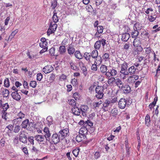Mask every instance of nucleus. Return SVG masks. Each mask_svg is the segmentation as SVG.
Listing matches in <instances>:
<instances>
[{
    "mask_svg": "<svg viewBox=\"0 0 160 160\" xmlns=\"http://www.w3.org/2000/svg\"><path fill=\"white\" fill-rule=\"evenodd\" d=\"M103 87L97 86L95 88L96 97L98 99H101L104 96Z\"/></svg>",
    "mask_w": 160,
    "mask_h": 160,
    "instance_id": "obj_1",
    "label": "nucleus"
},
{
    "mask_svg": "<svg viewBox=\"0 0 160 160\" xmlns=\"http://www.w3.org/2000/svg\"><path fill=\"white\" fill-rule=\"evenodd\" d=\"M145 54L147 57L148 59L151 58L152 57H154V60L155 61L156 59V55L155 53L150 47L145 48Z\"/></svg>",
    "mask_w": 160,
    "mask_h": 160,
    "instance_id": "obj_2",
    "label": "nucleus"
},
{
    "mask_svg": "<svg viewBox=\"0 0 160 160\" xmlns=\"http://www.w3.org/2000/svg\"><path fill=\"white\" fill-rule=\"evenodd\" d=\"M58 135L56 133L53 134L52 135L51 138H50V140H48V141L52 143L57 144L59 142L60 139H61L60 137L59 138V136H58Z\"/></svg>",
    "mask_w": 160,
    "mask_h": 160,
    "instance_id": "obj_3",
    "label": "nucleus"
},
{
    "mask_svg": "<svg viewBox=\"0 0 160 160\" xmlns=\"http://www.w3.org/2000/svg\"><path fill=\"white\" fill-rule=\"evenodd\" d=\"M57 27V25L56 24V23L51 22L50 23L49 28L47 32V34L50 35V34L53 33L56 30Z\"/></svg>",
    "mask_w": 160,
    "mask_h": 160,
    "instance_id": "obj_4",
    "label": "nucleus"
},
{
    "mask_svg": "<svg viewBox=\"0 0 160 160\" xmlns=\"http://www.w3.org/2000/svg\"><path fill=\"white\" fill-rule=\"evenodd\" d=\"M26 134V132L24 131H21L19 133V140L24 143L27 142Z\"/></svg>",
    "mask_w": 160,
    "mask_h": 160,
    "instance_id": "obj_5",
    "label": "nucleus"
},
{
    "mask_svg": "<svg viewBox=\"0 0 160 160\" xmlns=\"http://www.w3.org/2000/svg\"><path fill=\"white\" fill-rule=\"evenodd\" d=\"M68 132L69 129L67 128L61 130L58 132L59 138L60 137L61 139L62 140L67 136Z\"/></svg>",
    "mask_w": 160,
    "mask_h": 160,
    "instance_id": "obj_6",
    "label": "nucleus"
},
{
    "mask_svg": "<svg viewBox=\"0 0 160 160\" xmlns=\"http://www.w3.org/2000/svg\"><path fill=\"white\" fill-rule=\"evenodd\" d=\"M138 76L137 75H133L128 77L127 81L129 84L134 83L136 80L138 79Z\"/></svg>",
    "mask_w": 160,
    "mask_h": 160,
    "instance_id": "obj_7",
    "label": "nucleus"
},
{
    "mask_svg": "<svg viewBox=\"0 0 160 160\" xmlns=\"http://www.w3.org/2000/svg\"><path fill=\"white\" fill-rule=\"evenodd\" d=\"M120 90H121L122 92L125 94L130 93L131 91V88L129 85L126 84L121 88Z\"/></svg>",
    "mask_w": 160,
    "mask_h": 160,
    "instance_id": "obj_8",
    "label": "nucleus"
},
{
    "mask_svg": "<svg viewBox=\"0 0 160 160\" xmlns=\"http://www.w3.org/2000/svg\"><path fill=\"white\" fill-rule=\"evenodd\" d=\"M43 131L44 132V137L45 138L46 140H50L51 134L49 128L45 127L43 129Z\"/></svg>",
    "mask_w": 160,
    "mask_h": 160,
    "instance_id": "obj_9",
    "label": "nucleus"
},
{
    "mask_svg": "<svg viewBox=\"0 0 160 160\" xmlns=\"http://www.w3.org/2000/svg\"><path fill=\"white\" fill-rule=\"evenodd\" d=\"M127 104L126 100L123 98L120 99L118 102L119 107L121 109H123L125 107Z\"/></svg>",
    "mask_w": 160,
    "mask_h": 160,
    "instance_id": "obj_10",
    "label": "nucleus"
},
{
    "mask_svg": "<svg viewBox=\"0 0 160 160\" xmlns=\"http://www.w3.org/2000/svg\"><path fill=\"white\" fill-rule=\"evenodd\" d=\"M53 70V67L51 65H48L45 66L42 69L43 72L45 74L50 72Z\"/></svg>",
    "mask_w": 160,
    "mask_h": 160,
    "instance_id": "obj_11",
    "label": "nucleus"
},
{
    "mask_svg": "<svg viewBox=\"0 0 160 160\" xmlns=\"http://www.w3.org/2000/svg\"><path fill=\"white\" fill-rule=\"evenodd\" d=\"M67 51L68 54L72 56L76 52L75 49L73 46L70 45L67 48Z\"/></svg>",
    "mask_w": 160,
    "mask_h": 160,
    "instance_id": "obj_12",
    "label": "nucleus"
},
{
    "mask_svg": "<svg viewBox=\"0 0 160 160\" xmlns=\"http://www.w3.org/2000/svg\"><path fill=\"white\" fill-rule=\"evenodd\" d=\"M88 109V107L87 106L82 105L81 106L80 109V111L82 112V115L84 117L86 116V112Z\"/></svg>",
    "mask_w": 160,
    "mask_h": 160,
    "instance_id": "obj_13",
    "label": "nucleus"
},
{
    "mask_svg": "<svg viewBox=\"0 0 160 160\" xmlns=\"http://www.w3.org/2000/svg\"><path fill=\"white\" fill-rule=\"evenodd\" d=\"M11 95L13 98L17 101H19L21 99V96L18 93L17 90L12 92Z\"/></svg>",
    "mask_w": 160,
    "mask_h": 160,
    "instance_id": "obj_14",
    "label": "nucleus"
},
{
    "mask_svg": "<svg viewBox=\"0 0 160 160\" xmlns=\"http://www.w3.org/2000/svg\"><path fill=\"white\" fill-rule=\"evenodd\" d=\"M141 45V40L138 38L134 39L133 42V45L136 47H140Z\"/></svg>",
    "mask_w": 160,
    "mask_h": 160,
    "instance_id": "obj_15",
    "label": "nucleus"
},
{
    "mask_svg": "<svg viewBox=\"0 0 160 160\" xmlns=\"http://www.w3.org/2000/svg\"><path fill=\"white\" fill-rule=\"evenodd\" d=\"M72 112L75 115H79L81 113V111L80 108L77 107V106L73 107L72 108Z\"/></svg>",
    "mask_w": 160,
    "mask_h": 160,
    "instance_id": "obj_16",
    "label": "nucleus"
},
{
    "mask_svg": "<svg viewBox=\"0 0 160 160\" xmlns=\"http://www.w3.org/2000/svg\"><path fill=\"white\" fill-rule=\"evenodd\" d=\"M35 139L38 142H42L45 139V138L43 135H38L34 137Z\"/></svg>",
    "mask_w": 160,
    "mask_h": 160,
    "instance_id": "obj_17",
    "label": "nucleus"
},
{
    "mask_svg": "<svg viewBox=\"0 0 160 160\" xmlns=\"http://www.w3.org/2000/svg\"><path fill=\"white\" fill-rule=\"evenodd\" d=\"M115 84L120 89L124 85L122 80L119 78H116V81Z\"/></svg>",
    "mask_w": 160,
    "mask_h": 160,
    "instance_id": "obj_18",
    "label": "nucleus"
},
{
    "mask_svg": "<svg viewBox=\"0 0 160 160\" xmlns=\"http://www.w3.org/2000/svg\"><path fill=\"white\" fill-rule=\"evenodd\" d=\"M108 84L110 86L113 85L115 83L116 81V78L115 79L114 77L110 78H108Z\"/></svg>",
    "mask_w": 160,
    "mask_h": 160,
    "instance_id": "obj_19",
    "label": "nucleus"
},
{
    "mask_svg": "<svg viewBox=\"0 0 160 160\" xmlns=\"http://www.w3.org/2000/svg\"><path fill=\"white\" fill-rule=\"evenodd\" d=\"M137 69H138L135 68L134 66H132L128 68V72L130 75H133L135 74V72Z\"/></svg>",
    "mask_w": 160,
    "mask_h": 160,
    "instance_id": "obj_20",
    "label": "nucleus"
},
{
    "mask_svg": "<svg viewBox=\"0 0 160 160\" xmlns=\"http://www.w3.org/2000/svg\"><path fill=\"white\" fill-rule=\"evenodd\" d=\"M76 58L78 59H81L83 58V56L79 51H76L74 54Z\"/></svg>",
    "mask_w": 160,
    "mask_h": 160,
    "instance_id": "obj_21",
    "label": "nucleus"
},
{
    "mask_svg": "<svg viewBox=\"0 0 160 160\" xmlns=\"http://www.w3.org/2000/svg\"><path fill=\"white\" fill-rule=\"evenodd\" d=\"M130 37V35L128 33H124L122 34V40L124 42H127Z\"/></svg>",
    "mask_w": 160,
    "mask_h": 160,
    "instance_id": "obj_22",
    "label": "nucleus"
},
{
    "mask_svg": "<svg viewBox=\"0 0 160 160\" xmlns=\"http://www.w3.org/2000/svg\"><path fill=\"white\" fill-rule=\"evenodd\" d=\"M66 51L65 46H60L59 47L58 52L60 54H64Z\"/></svg>",
    "mask_w": 160,
    "mask_h": 160,
    "instance_id": "obj_23",
    "label": "nucleus"
},
{
    "mask_svg": "<svg viewBox=\"0 0 160 160\" xmlns=\"http://www.w3.org/2000/svg\"><path fill=\"white\" fill-rule=\"evenodd\" d=\"M53 22L56 23L59 20L58 17L57 16V13L55 10L53 11V14L52 17Z\"/></svg>",
    "mask_w": 160,
    "mask_h": 160,
    "instance_id": "obj_24",
    "label": "nucleus"
},
{
    "mask_svg": "<svg viewBox=\"0 0 160 160\" xmlns=\"http://www.w3.org/2000/svg\"><path fill=\"white\" fill-rule=\"evenodd\" d=\"M46 120L47 122V124L49 126H50L53 123L52 117L51 116H48L46 118Z\"/></svg>",
    "mask_w": 160,
    "mask_h": 160,
    "instance_id": "obj_25",
    "label": "nucleus"
},
{
    "mask_svg": "<svg viewBox=\"0 0 160 160\" xmlns=\"http://www.w3.org/2000/svg\"><path fill=\"white\" fill-rule=\"evenodd\" d=\"M87 129L85 127H82L81 128L79 131V134L83 135L86 138V136L85 135L86 133L87 132Z\"/></svg>",
    "mask_w": 160,
    "mask_h": 160,
    "instance_id": "obj_26",
    "label": "nucleus"
},
{
    "mask_svg": "<svg viewBox=\"0 0 160 160\" xmlns=\"http://www.w3.org/2000/svg\"><path fill=\"white\" fill-rule=\"evenodd\" d=\"M18 30L16 29L14 31H13L10 35L8 39V41H11L12 39L14 37L16 34L18 32Z\"/></svg>",
    "mask_w": 160,
    "mask_h": 160,
    "instance_id": "obj_27",
    "label": "nucleus"
},
{
    "mask_svg": "<svg viewBox=\"0 0 160 160\" xmlns=\"http://www.w3.org/2000/svg\"><path fill=\"white\" fill-rule=\"evenodd\" d=\"M85 138V137L84 136L79 134V135H78L76 137V140L77 142H80L82 140H83V139H84Z\"/></svg>",
    "mask_w": 160,
    "mask_h": 160,
    "instance_id": "obj_28",
    "label": "nucleus"
},
{
    "mask_svg": "<svg viewBox=\"0 0 160 160\" xmlns=\"http://www.w3.org/2000/svg\"><path fill=\"white\" fill-rule=\"evenodd\" d=\"M139 34V31L134 30L133 31L131 32V37L135 39L137 38V37Z\"/></svg>",
    "mask_w": 160,
    "mask_h": 160,
    "instance_id": "obj_29",
    "label": "nucleus"
},
{
    "mask_svg": "<svg viewBox=\"0 0 160 160\" xmlns=\"http://www.w3.org/2000/svg\"><path fill=\"white\" fill-rule=\"evenodd\" d=\"M142 28V27L141 24L139 23H136L134 24L133 26V29L134 30L138 31L140 30Z\"/></svg>",
    "mask_w": 160,
    "mask_h": 160,
    "instance_id": "obj_30",
    "label": "nucleus"
},
{
    "mask_svg": "<svg viewBox=\"0 0 160 160\" xmlns=\"http://www.w3.org/2000/svg\"><path fill=\"white\" fill-rule=\"evenodd\" d=\"M31 151L32 152L38 153L40 152V150L36 146H33L31 149Z\"/></svg>",
    "mask_w": 160,
    "mask_h": 160,
    "instance_id": "obj_31",
    "label": "nucleus"
},
{
    "mask_svg": "<svg viewBox=\"0 0 160 160\" xmlns=\"http://www.w3.org/2000/svg\"><path fill=\"white\" fill-rule=\"evenodd\" d=\"M91 54L92 58H96L98 56V51L96 50H93Z\"/></svg>",
    "mask_w": 160,
    "mask_h": 160,
    "instance_id": "obj_32",
    "label": "nucleus"
},
{
    "mask_svg": "<svg viewBox=\"0 0 160 160\" xmlns=\"http://www.w3.org/2000/svg\"><path fill=\"white\" fill-rule=\"evenodd\" d=\"M91 53L87 52H86L84 53V57L85 58V59L86 60L88 61V62H90V58H91Z\"/></svg>",
    "mask_w": 160,
    "mask_h": 160,
    "instance_id": "obj_33",
    "label": "nucleus"
},
{
    "mask_svg": "<svg viewBox=\"0 0 160 160\" xmlns=\"http://www.w3.org/2000/svg\"><path fill=\"white\" fill-rule=\"evenodd\" d=\"M29 123V120L28 119H26L24 120L21 124V126L22 128H26Z\"/></svg>",
    "mask_w": 160,
    "mask_h": 160,
    "instance_id": "obj_34",
    "label": "nucleus"
},
{
    "mask_svg": "<svg viewBox=\"0 0 160 160\" xmlns=\"http://www.w3.org/2000/svg\"><path fill=\"white\" fill-rule=\"evenodd\" d=\"M100 69L102 72L105 73L107 70V67L105 65H101Z\"/></svg>",
    "mask_w": 160,
    "mask_h": 160,
    "instance_id": "obj_35",
    "label": "nucleus"
},
{
    "mask_svg": "<svg viewBox=\"0 0 160 160\" xmlns=\"http://www.w3.org/2000/svg\"><path fill=\"white\" fill-rule=\"evenodd\" d=\"M20 129L21 127L20 126L18 125H15L13 130V132L15 133H18L19 132Z\"/></svg>",
    "mask_w": 160,
    "mask_h": 160,
    "instance_id": "obj_36",
    "label": "nucleus"
},
{
    "mask_svg": "<svg viewBox=\"0 0 160 160\" xmlns=\"http://www.w3.org/2000/svg\"><path fill=\"white\" fill-rule=\"evenodd\" d=\"M101 42L98 41L96 42L94 45V47L96 49H99L101 47Z\"/></svg>",
    "mask_w": 160,
    "mask_h": 160,
    "instance_id": "obj_37",
    "label": "nucleus"
},
{
    "mask_svg": "<svg viewBox=\"0 0 160 160\" xmlns=\"http://www.w3.org/2000/svg\"><path fill=\"white\" fill-rule=\"evenodd\" d=\"M57 5V0H53L52 2L51 7L52 9H53L54 10Z\"/></svg>",
    "mask_w": 160,
    "mask_h": 160,
    "instance_id": "obj_38",
    "label": "nucleus"
},
{
    "mask_svg": "<svg viewBox=\"0 0 160 160\" xmlns=\"http://www.w3.org/2000/svg\"><path fill=\"white\" fill-rule=\"evenodd\" d=\"M9 93V91L7 89H4L2 92L3 97L6 98L8 96Z\"/></svg>",
    "mask_w": 160,
    "mask_h": 160,
    "instance_id": "obj_39",
    "label": "nucleus"
},
{
    "mask_svg": "<svg viewBox=\"0 0 160 160\" xmlns=\"http://www.w3.org/2000/svg\"><path fill=\"white\" fill-rule=\"evenodd\" d=\"M157 17L156 15H152L150 16H149L148 18V20L150 22H153L156 19Z\"/></svg>",
    "mask_w": 160,
    "mask_h": 160,
    "instance_id": "obj_40",
    "label": "nucleus"
},
{
    "mask_svg": "<svg viewBox=\"0 0 160 160\" xmlns=\"http://www.w3.org/2000/svg\"><path fill=\"white\" fill-rule=\"evenodd\" d=\"M68 103L69 105L72 106L73 107H75L76 106V103L75 100L73 99H71L70 100L68 101Z\"/></svg>",
    "mask_w": 160,
    "mask_h": 160,
    "instance_id": "obj_41",
    "label": "nucleus"
},
{
    "mask_svg": "<svg viewBox=\"0 0 160 160\" xmlns=\"http://www.w3.org/2000/svg\"><path fill=\"white\" fill-rule=\"evenodd\" d=\"M48 42H40L39 46L42 48H48Z\"/></svg>",
    "mask_w": 160,
    "mask_h": 160,
    "instance_id": "obj_42",
    "label": "nucleus"
},
{
    "mask_svg": "<svg viewBox=\"0 0 160 160\" xmlns=\"http://www.w3.org/2000/svg\"><path fill=\"white\" fill-rule=\"evenodd\" d=\"M102 101L100 100L98 102H94L93 103V106L95 108H98L102 104Z\"/></svg>",
    "mask_w": 160,
    "mask_h": 160,
    "instance_id": "obj_43",
    "label": "nucleus"
},
{
    "mask_svg": "<svg viewBox=\"0 0 160 160\" xmlns=\"http://www.w3.org/2000/svg\"><path fill=\"white\" fill-rule=\"evenodd\" d=\"M109 71L111 73L112 77L115 76L117 73V71L114 69L112 68V69H110Z\"/></svg>",
    "mask_w": 160,
    "mask_h": 160,
    "instance_id": "obj_44",
    "label": "nucleus"
},
{
    "mask_svg": "<svg viewBox=\"0 0 160 160\" xmlns=\"http://www.w3.org/2000/svg\"><path fill=\"white\" fill-rule=\"evenodd\" d=\"M97 58L96 59L94 62L98 64H100L102 62V58L100 56H98Z\"/></svg>",
    "mask_w": 160,
    "mask_h": 160,
    "instance_id": "obj_45",
    "label": "nucleus"
},
{
    "mask_svg": "<svg viewBox=\"0 0 160 160\" xmlns=\"http://www.w3.org/2000/svg\"><path fill=\"white\" fill-rule=\"evenodd\" d=\"M79 152V150L78 149H75L72 151V153L73 155L77 157L78 154Z\"/></svg>",
    "mask_w": 160,
    "mask_h": 160,
    "instance_id": "obj_46",
    "label": "nucleus"
},
{
    "mask_svg": "<svg viewBox=\"0 0 160 160\" xmlns=\"http://www.w3.org/2000/svg\"><path fill=\"white\" fill-rule=\"evenodd\" d=\"M111 113L112 114L113 116H115L118 114V110L116 108H113L112 110Z\"/></svg>",
    "mask_w": 160,
    "mask_h": 160,
    "instance_id": "obj_47",
    "label": "nucleus"
},
{
    "mask_svg": "<svg viewBox=\"0 0 160 160\" xmlns=\"http://www.w3.org/2000/svg\"><path fill=\"white\" fill-rule=\"evenodd\" d=\"M121 69H127L128 68V64L126 62H124L121 65Z\"/></svg>",
    "mask_w": 160,
    "mask_h": 160,
    "instance_id": "obj_48",
    "label": "nucleus"
},
{
    "mask_svg": "<svg viewBox=\"0 0 160 160\" xmlns=\"http://www.w3.org/2000/svg\"><path fill=\"white\" fill-rule=\"evenodd\" d=\"M2 107L3 109L2 111H6L9 108V106L8 103H7L3 104L2 105Z\"/></svg>",
    "mask_w": 160,
    "mask_h": 160,
    "instance_id": "obj_49",
    "label": "nucleus"
},
{
    "mask_svg": "<svg viewBox=\"0 0 160 160\" xmlns=\"http://www.w3.org/2000/svg\"><path fill=\"white\" fill-rule=\"evenodd\" d=\"M25 115L22 112H20L18 114V118L17 119H22V118H24Z\"/></svg>",
    "mask_w": 160,
    "mask_h": 160,
    "instance_id": "obj_50",
    "label": "nucleus"
},
{
    "mask_svg": "<svg viewBox=\"0 0 160 160\" xmlns=\"http://www.w3.org/2000/svg\"><path fill=\"white\" fill-rule=\"evenodd\" d=\"M145 121L146 122V124L147 126L149 124V122H150V117L149 115L147 114L145 118Z\"/></svg>",
    "mask_w": 160,
    "mask_h": 160,
    "instance_id": "obj_51",
    "label": "nucleus"
},
{
    "mask_svg": "<svg viewBox=\"0 0 160 160\" xmlns=\"http://www.w3.org/2000/svg\"><path fill=\"white\" fill-rule=\"evenodd\" d=\"M37 85V82L36 81H32L30 82L29 85L33 88L36 87Z\"/></svg>",
    "mask_w": 160,
    "mask_h": 160,
    "instance_id": "obj_52",
    "label": "nucleus"
},
{
    "mask_svg": "<svg viewBox=\"0 0 160 160\" xmlns=\"http://www.w3.org/2000/svg\"><path fill=\"white\" fill-rule=\"evenodd\" d=\"M97 32L102 33L103 31V27L102 26H99L97 27Z\"/></svg>",
    "mask_w": 160,
    "mask_h": 160,
    "instance_id": "obj_53",
    "label": "nucleus"
},
{
    "mask_svg": "<svg viewBox=\"0 0 160 160\" xmlns=\"http://www.w3.org/2000/svg\"><path fill=\"white\" fill-rule=\"evenodd\" d=\"M120 72L123 75H128L129 72L127 71V69H121Z\"/></svg>",
    "mask_w": 160,
    "mask_h": 160,
    "instance_id": "obj_54",
    "label": "nucleus"
},
{
    "mask_svg": "<svg viewBox=\"0 0 160 160\" xmlns=\"http://www.w3.org/2000/svg\"><path fill=\"white\" fill-rule=\"evenodd\" d=\"M110 103V101L108 100H106L105 102L103 104V107L104 108H106L108 107Z\"/></svg>",
    "mask_w": 160,
    "mask_h": 160,
    "instance_id": "obj_55",
    "label": "nucleus"
},
{
    "mask_svg": "<svg viewBox=\"0 0 160 160\" xmlns=\"http://www.w3.org/2000/svg\"><path fill=\"white\" fill-rule=\"evenodd\" d=\"M4 85L5 87L7 88L9 86V82L8 78H6L5 80L4 81Z\"/></svg>",
    "mask_w": 160,
    "mask_h": 160,
    "instance_id": "obj_56",
    "label": "nucleus"
},
{
    "mask_svg": "<svg viewBox=\"0 0 160 160\" xmlns=\"http://www.w3.org/2000/svg\"><path fill=\"white\" fill-rule=\"evenodd\" d=\"M55 48L54 47L51 48L49 50V53L52 56H53L54 54Z\"/></svg>",
    "mask_w": 160,
    "mask_h": 160,
    "instance_id": "obj_57",
    "label": "nucleus"
},
{
    "mask_svg": "<svg viewBox=\"0 0 160 160\" xmlns=\"http://www.w3.org/2000/svg\"><path fill=\"white\" fill-rule=\"evenodd\" d=\"M28 141L32 145L34 144V138L32 137H30L28 138Z\"/></svg>",
    "mask_w": 160,
    "mask_h": 160,
    "instance_id": "obj_58",
    "label": "nucleus"
},
{
    "mask_svg": "<svg viewBox=\"0 0 160 160\" xmlns=\"http://www.w3.org/2000/svg\"><path fill=\"white\" fill-rule=\"evenodd\" d=\"M81 70L82 71L84 75L86 76L87 73V69L84 66H83L81 68Z\"/></svg>",
    "mask_w": 160,
    "mask_h": 160,
    "instance_id": "obj_59",
    "label": "nucleus"
},
{
    "mask_svg": "<svg viewBox=\"0 0 160 160\" xmlns=\"http://www.w3.org/2000/svg\"><path fill=\"white\" fill-rule=\"evenodd\" d=\"M37 80L40 81L42 78V75L41 73H38L37 74Z\"/></svg>",
    "mask_w": 160,
    "mask_h": 160,
    "instance_id": "obj_60",
    "label": "nucleus"
},
{
    "mask_svg": "<svg viewBox=\"0 0 160 160\" xmlns=\"http://www.w3.org/2000/svg\"><path fill=\"white\" fill-rule=\"evenodd\" d=\"M3 4L4 5H5V7L8 9L12 8L13 6L10 3H4Z\"/></svg>",
    "mask_w": 160,
    "mask_h": 160,
    "instance_id": "obj_61",
    "label": "nucleus"
},
{
    "mask_svg": "<svg viewBox=\"0 0 160 160\" xmlns=\"http://www.w3.org/2000/svg\"><path fill=\"white\" fill-rule=\"evenodd\" d=\"M71 83L73 86H76L77 84V81L75 78L73 79L71 81Z\"/></svg>",
    "mask_w": 160,
    "mask_h": 160,
    "instance_id": "obj_62",
    "label": "nucleus"
},
{
    "mask_svg": "<svg viewBox=\"0 0 160 160\" xmlns=\"http://www.w3.org/2000/svg\"><path fill=\"white\" fill-rule=\"evenodd\" d=\"M97 64H98L97 63H95L94 62V64H93L92 66V67H91L92 70L95 71H96L97 70Z\"/></svg>",
    "mask_w": 160,
    "mask_h": 160,
    "instance_id": "obj_63",
    "label": "nucleus"
},
{
    "mask_svg": "<svg viewBox=\"0 0 160 160\" xmlns=\"http://www.w3.org/2000/svg\"><path fill=\"white\" fill-rule=\"evenodd\" d=\"M73 96L74 98L77 100L79 98V95L78 92H76L73 94Z\"/></svg>",
    "mask_w": 160,
    "mask_h": 160,
    "instance_id": "obj_64",
    "label": "nucleus"
}]
</instances>
